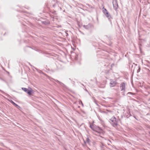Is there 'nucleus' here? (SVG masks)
Wrapping results in <instances>:
<instances>
[{"mask_svg": "<svg viewBox=\"0 0 150 150\" xmlns=\"http://www.w3.org/2000/svg\"><path fill=\"white\" fill-rule=\"evenodd\" d=\"M21 89L25 92L27 93L29 96L32 95L33 93V91L30 87H28L27 89L25 88H22Z\"/></svg>", "mask_w": 150, "mask_h": 150, "instance_id": "obj_1", "label": "nucleus"}, {"mask_svg": "<svg viewBox=\"0 0 150 150\" xmlns=\"http://www.w3.org/2000/svg\"><path fill=\"white\" fill-rule=\"evenodd\" d=\"M111 122H110L111 124L114 127H115L117 125V120L116 118L115 117H112L110 119Z\"/></svg>", "mask_w": 150, "mask_h": 150, "instance_id": "obj_2", "label": "nucleus"}, {"mask_svg": "<svg viewBox=\"0 0 150 150\" xmlns=\"http://www.w3.org/2000/svg\"><path fill=\"white\" fill-rule=\"evenodd\" d=\"M103 12L105 14V16L107 18L109 19H110L111 18V16L109 12L104 7L103 8Z\"/></svg>", "mask_w": 150, "mask_h": 150, "instance_id": "obj_3", "label": "nucleus"}, {"mask_svg": "<svg viewBox=\"0 0 150 150\" xmlns=\"http://www.w3.org/2000/svg\"><path fill=\"white\" fill-rule=\"evenodd\" d=\"M94 129H95L94 131L96 132V134H96L97 135L100 134L101 132L103 130L102 129L99 127L96 126Z\"/></svg>", "mask_w": 150, "mask_h": 150, "instance_id": "obj_4", "label": "nucleus"}, {"mask_svg": "<svg viewBox=\"0 0 150 150\" xmlns=\"http://www.w3.org/2000/svg\"><path fill=\"white\" fill-rule=\"evenodd\" d=\"M112 4L114 9L117 10L118 7L117 0H112Z\"/></svg>", "mask_w": 150, "mask_h": 150, "instance_id": "obj_5", "label": "nucleus"}, {"mask_svg": "<svg viewBox=\"0 0 150 150\" xmlns=\"http://www.w3.org/2000/svg\"><path fill=\"white\" fill-rule=\"evenodd\" d=\"M120 87L121 91H122V92H124L125 90V83L123 82H122L120 84Z\"/></svg>", "mask_w": 150, "mask_h": 150, "instance_id": "obj_6", "label": "nucleus"}, {"mask_svg": "<svg viewBox=\"0 0 150 150\" xmlns=\"http://www.w3.org/2000/svg\"><path fill=\"white\" fill-rule=\"evenodd\" d=\"M92 25L90 23H89L88 25H83V27L86 30H89L91 29L92 28Z\"/></svg>", "mask_w": 150, "mask_h": 150, "instance_id": "obj_7", "label": "nucleus"}, {"mask_svg": "<svg viewBox=\"0 0 150 150\" xmlns=\"http://www.w3.org/2000/svg\"><path fill=\"white\" fill-rule=\"evenodd\" d=\"M117 84V82L116 81H113L112 80H111L110 82V87H112L115 86Z\"/></svg>", "mask_w": 150, "mask_h": 150, "instance_id": "obj_8", "label": "nucleus"}, {"mask_svg": "<svg viewBox=\"0 0 150 150\" xmlns=\"http://www.w3.org/2000/svg\"><path fill=\"white\" fill-rule=\"evenodd\" d=\"M96 126V125H90V127L93 130H94Z\"/></svg>", "mask_w": 150, "mask_h": 150, "instance_id": "obj_9", "label": "nucleus"}, {"mask_svg": "<svg viewBox=\"0 0 150 150\" xmlns=\"http://www.w3.org/2000/svg\"><path fill=\"white\" fill-rule=\"evenodd\" d=\"M11 103L14 105H15L16 106H18V105L16 104L15 103H14L12 100H11Z\"/></svg>", "mask_w": 150, "mask_h": 150, "instance_id": "obj_10", "label": "nucleus"}, {"mask_svg": "<svg viewBox=\"0 0 150 150\" xmlns=\"http://www.w3.org/2000/svg\"><path fill=\"white\" fill-rule=\"evenodd\" d=\"M137 67L138 68V69L137 70V73H138L140 71V67L139 66H138Z\"/></svg>", "mask_w": 150, "mask_h": 150, "instance_id": "obj_11", "label": "nucleus"}, {"mask_svg": "<svg viewBox=\"0 0 150 150\" xmlns=\"http://www.w3.org/2000/svg\"><path fill=\"white\" fill-rule=\"evenodd\" d=\"M90 140L88 138H87L86 139V142L85 143H89V142Z\"/></svg>", "mask_w": 150, "mask_h": 150, "instance_id": "obj_12", "label": "nucleus"}, {"mask_svg": "<svg viewBox=\"0 0 150 150\" xmlns=\"http://www.w3.org/2000/svg\"><path fill=\"white\" fill-rule=\"evenodd\" d=\"M134 94V93H132V92H128V93H127V94Z\"/></svg>", "mask_w": 150, "mask_h": 150, "instance_id": "obj_13", "label": "nucleus"}, {"mask_svg": "<svg viewBox=\"0 0 150 150\" xmlns=\"http://www.w3.org/2000/svg\"><path fill=\"white\" fill-rule=\"evenodd\" d=\"M66 36H67V35H68V34L67 33H66Z\"/></svg>", "mask_w": 150, "mask_h": 150, "instance_id": "obj_14", "label": "nucleus"}, {"mask_svg": "<svg viewBox=\"0 0 150 150\" xmlns=\"http://www.w3.org/2000/svg\"><path fill=\"white\" fill-rule=\"evenodd\" d=\"M81 103H82V105H83V103H82V102H81Z\"/></svg>", "mask_w": 150, "mask_h": 150, "instance_id": "obj_15", "label": "nucleus"}]
</instances>
